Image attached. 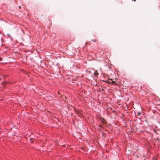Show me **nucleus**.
<instances>
[{"label":"nucleus","instance_id":"f257e3e1","mask_svg":"<svg viewBox=\"0 0 160 160\" xmlns=\"http://www.w3.org/2000/svg\"><path fill=\"white\" fill-rule=\"evenodd\" d=\"M141 114V113L140 112H138V115L139 116Z\"/></svg>","mask_w":160,"mask_h":160},{"label":"nucleus","instance_id":"f03ea898","mask_svg":"<svg viewBox=\"0 0 160 160\" xmlns=\"http://www.w3.org/2000/svg\"><path fill=\"white\" fill-rule=\"evenodd\" d=\"M112 83H116V82L115 81H112Z\"/></svg>","mask_w":160,"mask_h":160},{"label":"nucleus","instance_id":"7ed1b4c3","mask_svg":"<svg viewBox=\"0 0 160 160\" xmlns=\"http://www.w3.org/2000/svg\"><path fill=\"white\" fill-rule=\"evenodd\" d=\"M76 80L75 79H72V81L74 82V81H75Z\"/></svg>","mask_w":160,"mask_h":160},{"label":"nucleus","instance_id":"20e7f679","mask_svg":"<svg viewBox=\"0 0 160 160\" xmlns=\"http://www.w3.org/2000/svg\"><path fill=\"white\" fill-rule=\"evenodd\" d=\"M102 91H104V90L103 88H102Z\"/></svg>","mask_w":160,"mask_h":160},{"label":"nucleus","instance_id":"39448f33","mask_svg":"<svg viewBox=\"0 0 160 160\" xmlns=\"http://www.w3.org/2000/svg\"><path fill=\"white\" fill-rule=\"evenodd\" d=\"M92 40L93 41V40ZM97 40H96L93 41H94V42H96Z\"/></svg>","mask_w":160,"mask_h":160},{"label":"nucleus","instance_id":"423d86ee","mask_svg":"<svg viewBox=\"0 0 160 160\" xmlns=\"http://www.w3.org/2000/svg\"><path fill=\"white\" fill-rule=\"evenodd\" d=\"M102 126L101 125H100L99 126V127H102Z\"/></svg>","mask_w":160,"mask_h":160},{"label":"nucleus","instance_id":"0eeeda50","mask_svg":"<svg viewBox=\"0 0 160 160\" xmlns=\"http://www.w3.org/2000/svg\"><path fill=\"white\" fill-rule=\"evenodd\" d=\"M21 8V6H20L19 7V8Z\"/></svg>","mask_w":160,"mask_h":160},{"label":"nucleus","instance_id":"6e6552de","mask_svg":"<svg viewBox=\"0 0 160 160\" xmlns=\"http://www.w3.org/2000/svg\"><path fill=\"white\" fill-rule=\"evenodd\" d=\"M134 0V2H135V1H136V0Z\"/></svg>","mask_w":160,"mask_h":160},{"label":"nucleus","instance_id":"1a4fd4ad","mask_svg":"<svg viewBox=\"0 0 160 160\" xmlns=\"http://www.w3.org/2000/svg\"><path fill=\"white\" fill-rule=\"evenodd\" d=\"M108 82L109 83H110V82Z\"/></svg>","mask_w":160,"mask_h":160}]
</instances>
